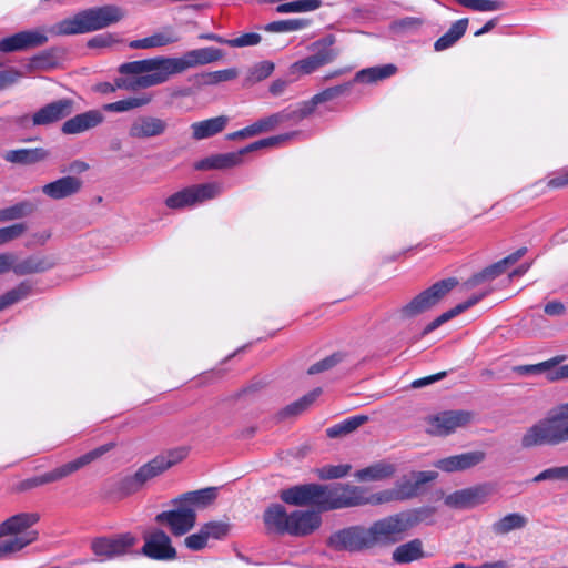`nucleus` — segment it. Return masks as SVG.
<instances>
[{
  "mask_svg": "<svg viewBox=\"0 0 568 568\" xmlns=\"http://www.w3.org/2000/svg\"><path fill=\"white\" fill-rule=\"evenodd\" d=\"M396 539L390 537L385 517L374 521L369 527L353 525L333 532L327 546L336 551L362 552L378 545H392Z\"/></svg>",
  "mask_w": 568,
  "mask_h": 568,
  "instance_id": "nucleus-1",
  "label": "nucleus"
},
{
  "mask_svg": "<svg viewBox=\"0 0 568 568\" xmlns=\"http://www.w3.org/2000/svg\"><path fill=\"white\" fill-rule=\"evenodd\" d=\"M123 11L114 4L92 7L77 12L53 24L49 32L54 36H74L104 29L119 22Z\"/></svg>",
  "mask_w": 568,
  "mask_h": 568,
  "instance_id": "nucleus-2",
  "label": "nucleus"
},
{
  "mask_svg": "<svg viewBox=\"0 0 568 568\" xmlns=\"http://www.w3.org/2000/svg\"><path fill=\"white\" fill-rule=\"evenodd\" d=\"M568 442V403L526 429L520 439L523 449L557 446Z\"/></svg>",
  "mask_w": 568,
  "mask_h": 568,
  "instance_id": "nucleus-3",
  "label": "nucleus"
},
{
  "mask_svg": "<svg viewBox=\"0 0 568 568\" xmlns=\"http://www.w3.org/2000/svg\"><path fill=\"white\" fill-rule=\"evenodd\" d=\"M458 281L455 277H448L434 283L403 305L398 313L400 318L410 320L424 314L437 305L456 285Z\"/></svg>",
  "mask_w": 568,
  "mask_h": 568,
  "instance_id": "nucleus-4",
  "label": "nucleus"
},
{
  "mask_svg": "<svg viewBox=\"0 0 568 568\" xmlns=\"http://www.w3.org/2000/svg\"><path fill=\"white\" fill-rule=\"evenodd\" d=\"M324 499V511L363 505H377L375 493L368 495L366 488L348 484H336L331 487L325 486Z\"/></svg>",
  "mask_w": 568,
  "mask_h": 568,
  "instance_id": "nucleus-5",
  "label": "nucleus"
},
{
  "mask_svg": "<svg viewBox=\"0 0 568 568\" xmlns=\"http://www.w3.org/2000/svg\"><path fill=\"white\" fill-rule=\"evenodd\" d=\"M435 471H415L412 473L410 478H404L398 481L395 487L384 489L376 494L377 505L387 504L392 501H404L417 497L423 485L436 478Z\"/></svg>",
  "mask_w": 568,
  "mask_h": 568,
  "instance_id": "nucleus-6",
  "label": "nucleus"
},
{
  "mask_svg": "<svg viewBox=\"0 0 568 568\" xmlns=\"http://www.w3.org/2000/svg\"><path fill=\"white\" fill-rule=\"evenodd\" d=\"M436 508L433 506H422L407 509L385 517L389 534L396 542L402 540L404 535L419 524H432Z\"/></svg>",
  "mask_w": 568,
  "mask_h": 568,
  "instance_id": "nucleus-7",
  "label": "nucleus"
},
{
  "mask_svg": "<svg viewBox=\"0 0 568 568\" xmlns=\"http://www.w3.org/2000/svg\"><path fill=\"white\" fill-rule=\"evenodd\" d=\"M336 42L334 34H327L312 43L313 54L301 59L292 64L293 72L311 74L320 68L332 63L339 54L338 50L333 48Z\"/></svg>",
  "mask_w": 568,
  "mask_h": 568,
  "instance_id": "nucleus-8",
  "label": "nucleus"
},
{
  "mask_svg": "<svg viewBox=\"0 0 568 568\" xmlns=\"http://www.w3.org/2000/svg\"><path fill=\"white\" fill-rule=\"evenodd\" d=\"M219 194L220 186L216 183L193 184L171 194L164 203L171 210H183L215 199Z\"/></svg>",
  "mask_w": 568,
  "mask_h": 568,
  "instance_id": "nucleus-9",
  "label": "nucleus"
},
{
  "mask_svg": "<svg viewBox=\"0 0 568 568\" xmlns=\"http://www.w3.org/2000/svg\"><path fill=\"white\" fill-rule=\"evenodd\" d=\"M114 447H115L114 443H112V442L106 443L104 445H101V446L79 456L78 458H75L60 467L54 468L53 470L47 471L42 475H38V486L60 480L71 474L78 471L79 469L83 468L84 466L101 458L103 455L109 453Z\"/></svg>",
  "mask_w": 568,
  "mask_h": 568,
  "instance_id": "nucleus-10",
  "label": "nucleus"
},
{
  "mask_svg": "<svg viewBox=\"0 0 568 568\" xmlns=\"http://www.w3.org/2000/svg\"><path fill=\"white\" fill-rule=\"evenodd\" d=\"M324 495L325 486L320 484H303L281 490L280 498L287 505H313L316 506L318 510L324 511Z\"/></svg>",
  "mask_w": 568,
  "mask_h": 568,
  "instance_id": "nucleus-11",
  "label": "nucleus"
},
{
  "mask_svg": "<svg viewBox=\"0 0 568 568\" xmlns=\"http://www.w3.org/2000/svg\"><path fill=\"white\" fill-rule=\"evenodd\" d=\"M135 541L136 538L130 532L113 537H98L91 541V550L101 560H110L126 554Z\"/></svg>",
  "mask_w": 568,
  "mask_h": 568,
  "instance_id": "nucleus-12",
  "label": "nucleus"
},
{
  "mask_svg": "<svg viewBox=\"0 0 568 568\" xmlns=\"http://www.w3.org/2000/svg\"><path fill=\"white\" fill-rule=\"evenodd\" d=\"M139 554L158 561H171L178 557L171 538L162 529H155L144 536V545Z\"/></svg>",
  "mask_w": 568,
  "mask_h": 568,
  "instance_id": "nucleus-13",
  "label": "nucleus"
},
{
  "mask_svg": "<svg viewBox=\"0 0 568 568\" xmlns=\"http://www.w3.org/2000/svg\"><path fill=\"white\" fill-rule=\"evenodd\" d=\"M176 509L162 511L156 515L155 521L166 524L173 536L180 537L187 534L196 524V513L193 508L182 504H175Z\"/></svg>",
  "mask_w": 568,
  "mask_h": 568,
  "instance_id": "nucleus-14",
  "label": "nucleus"
},
{
  "mask_svg": "<svg viewBox=\"0 0 568 568\" xmlns=\"http://www.w3.org/2000/svg\"><path fill=\"white\" fill-rule=\"evenodd\" d=\"M223 57L224 52L221 49L205 47L186 51L181 58H170V64L174 74H179L191 68L216 62Z\"/></svg>",
  "mask_w": 568,
  "mask_h": 568,
  "instance_id": "nucleus-15",
  "label": "nucleus"
},
{
  "mask_svg": "<svg viewBox=\"0 0 568 568\" xmlns=\"http://www.w3.org/2000/svg\"><path fill=\"white\" fill-rule=\"evenodd\" d=\"M471 414L465 410H445L428 419V433L436 436H447L456 428L470 422Z\"/></svg>",
  "mask_w": 568,
  "mask_h": 568,
  "instance_id": "nucleus-16",
  "label": "nucleus"
},
{
  "mask_svg": "<svg viewBox=\"0 0 568 568\" xmlns=\"http://www.w3.org/2000/svg\"><path fill=\"white\" fill-rule=\"evenodd\" d=\"M491 493L489 485H477L456 490L445 497V505L456 509H468L484 504Z\"/></svg>",
  "mask_w": 568,
  "mask_h": 568,
  "instance_id": "nucleus-17",
  "label": "nucleus"
},
{
  "mask_svg": "<svg viewBox=\"0 0 568 568\" xmlns=\"http://www.w3.org/2000/svg\"><path fill=\"white\" fill-rule=\"evenodd\" d=\"M322 518L314 510H294L290 514L288 535L304 537L321 527Z\"/></svg>",
  "mask_w": 568,
  "mask_h": 568,
  "instance_id": "nucleus-18",
  "label": "nucleus"
},
{
  "mask_svg": "<svg viewBox=\"0 0 568 568\" xmlns=\"http://www.w3.org/2000/svg\"><path fill=\"white\" fill-rule=\"evenodd\" d=\"M168 122L161 118L142 115L136 118L129 129V135L133 139H151L165 133Z\"/></svg>",
  "mask_w": 568,
  "mask_h": 568,
  "instance_id": "nucleus-19",
  "label": "nucleus"
},
{
  "mask_svg": "<svg viewBox=\"0 0 568 568\" xmlns=\"http://www.w3.org/2000/svg\"><path fill=\"white\" fill-rule=\"evenodd\" d=\"M166 64L168 65L153 70L152 72L138 75L133 80L116 79V87L120 89L135 90L138 88H150L162 84L166 82L171 75H174L170 62H166Z\"/></svg>",
  "mask_w": 568,
  "mask_h": 568,
  "instance_id": "nucleus-20",
  "label": "nucleus"
},
{
  "mask_svg": "<svg viewBox=\"0 0 568 568\" xmlns=\"http://www.w3.org/2000/svg\"><path fill=\"white\" fill-rule=\"evenodd\" d=\"M485 458L484 452L473 450L439 459L435 466L446 473L460 471L479 465Z\"/></svg>",
  "mask_w": 568,
  "mask_h": 568,
  "instance_id": "nucleus-21",
  "label": "nucleus"
},
{
  "mask_svg": "<svg viewBox=\"0 0 568 568\" xmlns=\"http://www.w3.org/2000/svg\"><path fill=\"white\" fill-rule=\"evenodd\" d=\"M154 473L146 464L142 465L133 475L119 478L114 484V491L121 496H129L139 491L146 481L154 478Z\"/></svg>",
  "mask_w": 568,
  "mask_h": 568,
  "instance_id": "nucleus-22",
  "label": "nucleus"
},
{
  "mask_svg": "<svg viewBox=\"0 0 568 568\" xmlns=\"http://www.w3.org/2000/svg\"><path fill=\"white\" fill-rule=\"evenodd\" d=\"M82 186L80 178L68 175L43 185L42 192L53 200H62L79 193Z\"/></svg>",
  "mask_w": 568,
  "mask_h": 568,
  "instance_id": "nucleus-23",
  "label": "nucleus"
},
{
  "mask_svg": "<svg viewBox=\"0 0 568 568\" xmlns=\"http://www.w3.org/2000/svg\"><path fill=\"white\" fill-rule=\"evenodd\" d=\"M104 121L99 110H89L67 120L61 128L64 134H79L93 129Z\"/></svg>",
  "mask_w": 568,
  "mask_h": 568,
  "instance_id": "nucleus-24",
  "label": "nucleus"
},
{
  "mask_svg": "<svg viewBox=\"0 0 568 568\" xmlns=\"http://www.w3.org/2000/svg\"><path fill=\"white\" fill-rule=\"evenodd\" d=\"M242 149L235 152L219 153L206 156L195 163L196 170H226L243 163Z\"/></svg>",
  "mask_w": 568,
  "mask_h": 568,
  "instance_id": "nucleus-25",
  "label": "nucleus"
},
{
  "mask_svg": "<svg viewBox=\"0 0 568 568\" xmlns=\"http://www.w3.org/2000/svg\"><path fill=\"white\" fill-rule=\"evenodd\" d=\"M73 112L71 99L53 101L38 110V125H44L60 121Z\"/></svg>",
  "mask_w": 568,
  "mask_h": 568,
  "instance_id": "nucleus-26",
  "label": "nucleus"
},
{
  "mask_svg": "<svg viewBox=\"0 0 568 568\" xmlns=\"http://www.w3.org/2000/svg\"><path fill=\"white\" fill-rule=\"evenodd\" d=\"M263 523L267 532L288 534L290 514L283 505L272 504L263 513Z\"/></svg>",
  "mask_w": 568,
  "mask_h": 568,
  "instance_id": "nucleus-27",
  "label": "nucleus"
},
{
  "mask_svg": "<svg viewBox=\"0 0 568 568\" xmlns=\"http://www.w3.org/2000/svg\"><path fill=\"white\" fill-rule=\"evenodd\" d=\"M189 455V448L185 446L175 447L172 449L166 450L165 453H162L158 456H155L153 459H151L148 465L150 466L151 470L154 473V476H159L162 473H164L170 467L176 465L178 463L182 462L186 456Z\"/></svg>",
  "mask_w": 568,
  "mask_h": 568,
  "instance_id": "nucleus-28",
  "label": "nucleus"
},
{
  "mask_svg": "<svg viewBox=\"0 0 568 568\" xmlns=\"http://www.w3.org/2000/svg\"><path fill=\"white\" fill-rule=\"evenodd\" d=\"M229 118L219 115L191 124L192 138L196 141L212 138L221 133L227 125Z\"/></svg>",
  "mask_w": 568,
  "mask_h": 568,
  "instance_id": "nucleus-29",
  "label": "nucleus"
},
{
  "mask_svg": "<svg viewBox=\"0 0 568 568\" xmlns=\"http://www.w3.org/2000/svg\"><path fill=\"white\" fill-rule=\"evenodd\" d=\"M36 524V514L20 513L0 524V538L16 536L24 532Z\"/></svg>",
  "mask_w": 568,
  "mask_h": 568,
  "instance_id": "nucleus-30",
  "label": "nucleus"
},
{
  "mask_svg": "<svg viewBox=\"0 0 568 568\" xmlns=\"http://www.w3.org/2000/svg\"><path fill=\"white\" fill-rule=\"evenodd\" d=\"M217 497V489L215 487H207L199 490L182 494L173 500V504H182L186 507L205 508L211 505Z\"/></svg>",
  "mask_w": 568,
  "mask_h": 568,
  "instance_id": "nucleus-31",
  "label": "nucleus"
},
{
  "mask_svg": "<svg viewBox=\"0 0 568 568\" xmlns=\"http://www.w3.org/2000/svg\"><path fill=\"white\" fill-rule=\"evenodd\" d=\"M395 473L396 467L394 464L379 460L365 468L356 470L354 476L359 481H379L393 477Z\"/></svg>",
  "mask_w": 568,
  "mask_h": 568,
  "instance_id": "nucleus-32",
  "label": "nucleus"
},
{
  "mask_svg": "<svg viewBox=\"0 0 568 568\" xmlns=\"http://www.w3.org/2000/svg\"><path fill=\"white\" fill-rule=\"evenodd\" d=\"M425 557L426 554L423 549V541L418 538L399 545L392 554L393 561L399 565L410 564Z\"/></svg>",
  "mask_w": 568,
  "mask_h": 568,
  "instance_id": "nucleus-33",
  "label": "nucleus"
},
{
  "mask_svg": "<svg viewBox=\"0 0 568 568\" xmlns=\"http://www.w3.org/2000/svg\"><path fill=\"white\" fill-rule=\"evenodd\" d=\"M166 62H170L169 57H155L151 59L125 62L119 67V72L121 74L141 75L168 65Z\"/></svg>",
  "mask_w": 568,
  "mask_h": 568,
  "instance_id": "nucleus-34",
  "label": "nucleus"
},
{
  "mask_svg": "<svg viewBox=\"0 0 568 568\" xmlns=\"http://www.w3.org/2000/svg\"><path fill=\"white\" fill-rule=\"evenodd\" d=\"M36 45V30L21 31L0 40V52H18Z\"/></svg>",
  "mask_w": 568,
  "mask_h": 568,
  "instance_id": "nucleus-35",
  "label": "nucleus"
},
{
  "mask_svg": "<svg viewBox=\"0 0 568 568\" xmlns=\"http://www.w3.org/2000/svg\"><path fill=\"white\" fill-rule=\"evenodd\" d=\"M322 389L315 388L310 393L305 394L297 400L288 404L283 409L277 413V418L280 420L286 419L288 417L298 416L304 413L310 406L316 400V398L321 395Z\"/></svg>",
  "mask_w": 568,
  "mask_h": 568,
  "instance_id": "nucleus-36",
  "label": "nucleus"
},
{
  "mask_svg": "<svg viewBox=\"0 0 568 568\" xmlns=\"http://www.w3.org/2000/svg\"><path fill=\"white\" fill-rule=\"evenodd\" d=\"M468 19L463 18L455 21L447 32H445L442 37H439L435 43V51H444L450 47H453L466 32L468 27Z\"/></svg>",
  "mask_w": 568,
  "mask_h": 568,
  "instance_id": "nucleus-37",
  "label": "nucleus"
},
{
  "mask_svg": "<svg viewBox=\"0 0 568 568\" xmlns=\"http://www.w3.org/2000/svg\"><path fill=\"white\" fill-rule=\"evenodd\" d=\"M396 71L397 68L394 64L372 67L358 71L352 82L353 84L356 82L373 83L392 77Z\"/></svg>",
  "mask_w": 568,
  "mask_h": 568,
  "instance_id": "nucleus-38",
  "label": "nucleus"
},
{
  "mask_svg": "<svg viewBox=\"0 0 568 568\" xmlns=\"http://www.w3.org/2000/svg\"><path fill=\"white\" fill-rule=\"evenodd\" d=\"M368 420V416L366 415H355L351 416L326 429V436L328 438H338L346 436L354 430H356L359 426L365 424Z\"/></svg>",
  "mask_w": 568,
  "mask_h": 568,
  "instance_id": "nucleus-39",
  "label": "nucleus"
},
{
  "mask_svg": "<svg viewBox=\"0 0 568 568\" xmlns=\"http://www.w3.org/2000/svg\"><path fill=\"white\" fill-rule=\"evenodd\" d=\"M151 95L143 94L140 97H131L124 100L106 103L103 105V110L106 112H126L133 109L144 106L151 102Z\"/></svg>",
  "mask_w": 568,
  "mask_h": 568,
  "instance_id": "nucleus-40",
  "label": "nucleus"
},
{
  "mask_svg": "<svg viewBox=\"0 0 568 568\" xmlns=\"http://www.w3.org/2000/svg\"><path fill=\"white\" fill-rule=\"evenodd\" d=\"M178 41V38L172 33H154L150 37L132 40L129 43L131 49H150V48H159L164 47Z\"/></svg>",
  "mask_w": 568,
  "mask_h": 568,
  "instance_id": "nucleus-41",
  "label": "nucleus"
},
{
  "mask_svg": "<svg viewBox=\"0 0 568 568\" xmlns=\"http://www.w3.org/2000/svg\"><path fill=\"white\" fill-rule=\"evenodd\" d=\"M239 72L235 68L202 72L195 75L196 82L203 85H214L221 82H226L235 79Z\"/></svg>",
  "mask_w": 568,
  "mask_h": 568,
  "instance_id": "nucleus-42",
  "label": "nucleus"
},
{
  "mask_svg": "<svg viewBox=\"0 0 568 568\" xmlns=\"http://www.w3.org/2000/svg\"><path fill=\"white\" fill-rule=\"evenodd\" d=\"M64 53V49L60 47L38 52V70H51L59 67L63 61Z\"/></svg>",
  "mask_w": 568,
  "mask_h": 568,
  "instance_id": "nucleus-43",
  "label": "nucleus"
},
{
  "mask_svg": "<svg viewBox=\"0 0 568 568\" xmlns=\"http://www.w3.org/2000/svg\"><path fill=\"white\" fill-rule=\"evenodd\" d=\"M308 26L310 20L307 19H288L272 21L265 26L258 27V29L267 32H291L302 30Z\"/></svg>",
  "mask_w": 568,
  "mask_h": 568,
  "instance_id": "nucleus-44",
  "label": "nucleus"
},
{
  "mask_svg": "<svg viewBox=\"0 0 568 568\" xmlns=\"http://www.w3.org/2000/svg\"><path fill=\"white\" fill-rule=\"evenodd\" d=\"M527 519L525 516L518 513H513L504 516L501 519L493 525V529L496 534L504 535L511 530L520 529L525 527Z\"/></svg>",
  "mask_w": 568,
  "mask_h": 568,
  "instance_id": "nucleus-45",
  "label": "nucleus"
},
{
  "mask_svg": "<svg viewBox=\"0 0 568 568\" xmlns=\"http://www.w3.org/2000/svg\"><path fill=\"white\" fill-rule=\"evenodd\" d=\"M504 273L505 271L503 270L500 263L496 262L483 268L480 272L475 273L471 277L467 280L466 285L473 288L485 282H490Z\"/></svg>",
  "mask_w": 568,
  "mask_h": 568,
  "instance_id": "nucleus-46",
  "label": "nucleus"
},
{
  "mask_svg": "<svg viewBox=\"0 0 568 568\" xmlns=\"http://www.w3.org/2000/svg\"><path fill=\"white\" fill-rule=\"evenodd\" d=\"M295 134H296L295 132H291V133H283V134H278V135H274V136L264 138L258 141H254L252 143H250L248 145L242 148V150L244 152V155H246L251 152H255V151H258L262 149L277 146L281 143L290 140Z\"/></svg>",
  "mask_w": 568,
  "mask_h": 568,
  "instance_id": "nucleus-47",
  "label": "nucleus"
},
{
  "mask_svg": "<svg viewBox=\"0 0 568 568\" xmlns=\"http://www.w3.org/2000/svg\"><path fill=\"white\" fill-rule=\"evenodd\" d=\"M322 6L321 0H296L292 2L281 3L276 7L277 13H292V12H310L318 9Z\"/></svg>",
  "mask_w": 568,
  "mask_h": 568,
  "instance_id": "nucleus-48",
  "label": "nucleus"
},
{
  "mask_svg": "<svg viewBox=\"0 0 568 568\" xmlns=\"http://www.w3.org/2000/svg\"><path fill=\"white\" fill-rule=\"evenodd\" d=\"M320 102L313 95L310 100L303 101L295 110H284L287 115V122L297 123L303 119L310 116L316 109Z\"/></svg>",
  "mask_w": 568,
  "mask_h": 568,
  "instance_id": "nucleus-49",
  "label": "nucleus"
},
{
  "mask_svg": "<svg viewBox=\"0 0 568 568\" xmlns=\"http://www.w3.org/2000/svg\"><path fill=\"white\" fill-rule=\"evenodd\" d=\"M2 159L14 164H33L36 163V149L9 150L2 153Z\"/></svg>",
  "mask_w": 568,
  "mask_h": 568,
  "instance_id": "nucleus-50",
  "label": "nucleus"
},
{
  "mask_svg": "<svg viewBox=\"0 0 568 568\" xmlns=\"http://www.w3.org/2000/svg\"><path fill=\"white\" fill-rule=\"evenodd\" d=\"M274 63L271 61H261L254 64L245 79L247 84H254L267 79L274 71Z\"/></svg>",
  "mask_w": 568,
  "mask_h": 568,
  "instance_id": "nucleus-51",
  "label": "nucleus"
},
{
  "mask_svg": "<svg viewBox=\"0 0 568 568\" xmlns=\"http://www.w3.org/2000/svg\"><path fill=\"white\" fill-rule=\"evenodd\" d=\"M562 359V356H556L538 364L516 366L514 371L520 375L539 374L544 372L549 373V371L556 367Z\"/></svg>",
  "mask_w": 568,
  "mask_h": 568,
  "instance_id": "nucleus-52",
  "label": "nucleus"
},
{
  "mask_svg": "<svg viewBox=\"0 0 568 568\" xmlns=\"http://www.w3.org/2000/svg\"><path fill=\"white\" fill-rule=\"evenodd\" d=\"M352 87L353 82L348 81L342 84L326 88L325 90L315 94V97L320 104H322L324 102H328L344 94H347L351 91Z\"/></svg>",
  "mask_w": 568,
  "mask_h": 568,
  "instance_id": "nucleus-53",
  "label": "nucleus"
},
{
  "mask_svg": "<svg viewBox=\"0 0 568 568\" xmlns=\"http://www.w3.org/2000/svg\"><path fill=\"white\" fill-rule=\"evenodd\" d=\"M287 122V115L285 111H281L274 114H271L270 116L263 118L254 122V126L257 131V133H264L273 130L275 126H277L281 123Z\"/></svg>",
  "mask_w": 568,
  "mask_h": 568,
  "instance_id": "nucleus-54",
  "label": "nucleus"
},
{
  "mask_svg": "<svg viewBox=\"0 0 568 568\" xmlns=\"http://www.w3.org/2000/svg\"><path fill=\"white\" fill-rule=\"evenodd\" d=\"M31 542V539L24 537H13L8 540L0 541V559L7 558L11 554L20 551Z\"/></svg>",
  "mask_w": 568,
  "mask_h": 568,
  "instance_id": "nucleus-55",
  "label": "nucleus"
},
{
  "mask_svg": "<svg viewBox=\"0 0 568 568\" xmlns=\"http://www.w3.org/2000/svg\"><path fill=\"white\" fill-rule=\"evenodd\" d=\"M31 212V205L28 203H18L12 206L0 210V222L18 220Z\"/></svg>",
  "mask_w": 568,
  "mask_h": 568,
  "instance_id": "nucleus-56",
  "label": "nucleus"
},
{
  "mask_svg": "<svg viewBox=\"0 0 568 568\" xmlns=\"http://www.w3.org/2000/svg\"><path fill=\"white\" fill-rule=\"evenodd\" d=\"M344 355L342 353H334L316 363L311 365L307 369V374L316 375L323 372H326L333 367H335L338 363L342 362Z\"/></svg>",
  "mask_w": 568,
  "mask_h": 568,
  "instance_id": "nucleus-57",
  "label": "nucleus"
},
{
  "mask_svg": "<svg viewBox=\"0 0 568 568\" xmlns=\"http://www.w3.org/2000/svg\"><path fill=\"white\" fill-rule=\"evenodd\" d=\"M207 539L213 538L221 540L225 538L230 530L231 525L225 521H209L202 526Z\"/></svg>",
  "mask_w": 568,
  "mask_h": 568,
  "instance_id": "nucleus-58",
  "label": "nucleus"
},
{
  "mask_svg": "<svg viewBox=\"0 0 568 568\" xmlns=\"http://www.w3.org/2000/svg\"><path fill=\"white\" fill-rule=\"evenodd\" d=\"M352 466L349 464L344 465H325L318 469V477L324 480L338 479L345 477Z\"/></svg>",
  "mask_w": 568,
  "mask_h": 568,
  "instance_id": "nucleus-59",
  "label": "nucleus"
},
{
  "mask_svg": "<svg viewBox=\"0 0 568 568\" xmlns=\"http://www.w3.org/2000/svg\"><path fill=\"white\" fill-rule=\"evenodd\" d=\"M458 4L475 11H495L501 9V2L497 0H455Z\"/></svg>",
  "mask_w": 568,
  "mask_h": 568,
  "instance_id": "nucleus-60",
  "label": "nucleus"
},
{
  "mask_svg": "<svg viewBox=\"0 0 568 568\" xmlns=\"http://www.w3.org/2000/svg\"><path fill=\"white\" fill-rule=\"evenodd\" d=\"M27 230L24 223H16L6 227H0V246L20 237Z\"/></svg>",
  "mask_w": 568,
  "mask_h": 568,
  "instance_id": "nucleus-61",
  "label": "nucleus"
},
{
  "mask_svg": "<svg viewBox=\"0 0 568 568\" xmlns=\"http://www.w3.org/2000/svg\"><path fill=\"white\" fill-rule=\"evenodd\" d=\"M11 271L18 276L32 274L36 272V261L32 257L18 261L17 255L12 253Z\"/></svg>",
  "mask_w": 568,
  "mask_h": 568,
  "instance_id": "nucleus-62",
  "label": "nucleus"
},
{
  "mask_svg": "<svg viewBox=\"0 0 568 568\" xmlns=\"http://www.w3.org/2000/svg\"><path fill=\"white\" fill-rule=\"evenodd\" d=\"M262 41V37L256 32L243 33L236 38L229 39V47L232 48H244L254 47Z\"/></svg>",
  "mask_w": 568,
  "mask_h": 568,
  "instance_id": "nucleus-63",
  "label": "nucleus"
},
{
  "mask_svg": "<svg viewBox=\"0 0 568 568\" xmlns=\"http://www.w3.org/2000/svg\"><path fill=\"white\" fill-rule=\"evenodd\" d=\"M186 548L193 551H200L206 547L207 537L201 527L200 531L192 534L184 539Z\"/></svg>",
  "mask_w": 568,
  "mask_h": 568,
  "instance_id": "nucleus-64",
  "label": "nucleus"
}]
</instances>
